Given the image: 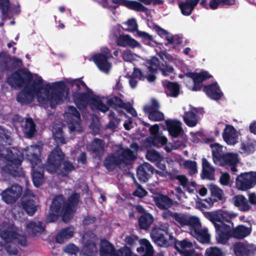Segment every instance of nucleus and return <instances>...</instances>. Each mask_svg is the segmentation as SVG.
Wrapping results in <instances>:
<instances>
[{
    "label": "nucleus",
    "instance_id": "27",
    "mask_svg": "<svg viewBox=\"0 0 256 256\" xmlns=\"http://www.w3.org/2000/svg\"><path fill=\"white\" fill-rule=\"evenodd\" d=\"M99 252L100 256H116V250L112 243L102 239L100 241Z\"/></svg>",
    "mask_w": 256,
    "mask_h": 256
},
{
    "label": "nucleus",
    "instance_id": "61",
    "mask_svg": "<svg viewBox=\"0 0 256 256\" xmlns=\"http://www.w3.org/2000/svg\"><path fill=\"white\" fill-rule=\"evenodd\" d=\"M206 254L207 256H224L222 250L217 247H211L206 249Z\"/></svg>",
    "mask_w": 256,
    "mask_h": 256
},
{
    "label": "nucleus",
    "instance_id": "2",
    "mask_svg": "<svg viewBox=\"0 0 256 256\" xmlns=\"http://www.w3.org/2000/svg\"><path fill=\"white\" fill-rule=\"evenodd\" d=\"M80 200V194L76 192L72 193L66 200L62 194L56 196L50 206L46 222H54L60 216L64 222H68L76 212Z\"/></svg>",
    "mask_w": 256,
    "mask_h": 256
},
{
    "label": "nucleus",
    "instance_id": "62",
    "mask_svg": "<svg viewBox=\"0 0 256 256\" xmlns=\"http://www.w3.org/2000/svg\"><path fill=\"white\" fill-rule=\"evenodd\" d=\"M128 26L126 30L129 32H134L138 30V24L134 18H131L124 23Z\"/></svg>",
    "mask_w": 256,
    "mask_h": 256
},
{
    "label": "nucleus",
    "instance_id": "55",
    "mask_svg": "<svg viewBox=\"0 0 256 256\" xmlns=\"http://www.w3.org/2000/svg\"><path fill=\"white\" fill-rule=\"evenodd\" d=\"M146 156V158L152 162H156L162 160L161 155L155 150H148Z\"/></svg>",
    "mask_w": 256,
    "mask_h": 256
},
{
    "label": "nucleus",
    "instance_id": "60",
    "mask_svg": "<svg viewBox=\"0 0 256 256\" xmlns=\"http://www.w3.org/2000/svg\"><path fill=\"white\" fill-rule=\"evenodd\" d=\"M22 65L23 64L22 60L16 58H12L11 57L10 63L9 64V71H12L15 69L20 68L22 66Z\"/></svg>",
    "mask_w": 256,
    "mask_h": 256
},
{
    "label": "nucleus",
    "instance_id": "31",
    "mask_svg": "<svg viewBox=\"0 0 256 256\" xmlns=\"http://www.w3.org/2000/svg\"><path fill=\"white\" fill-rule=\"evenodd\" d=\"M117 44L119 46L135 48L140 46V43L129 35H120L117 39Z\"/></svg>",
    "mask_w": 256,
    "mask_h": 256
},
{
    "label": "nucleus",
    "instance_id": "52",
    "mask_svg": "<svg viewBox=\"0 0 256 256\" xmlns=\"http://www.w3.org/2000/svg\"><path fill=\"white\" fill-rule=\"evenodd\" d=\"M138 36L140 38L142 42L146 45L151 46L152 42L156 43L153 36L146 32L137 30Z\"/></svg>",
    "mask_w": 256,
    "mask_h": 256
},
{
    "label": "nucleus",
    "instance_id": "32",
    "mask_svg": "<svg viewBox=\"0 0 256 256\" xmlns=\"http://www.w3.org/2000/svg\"><path fill=\"white\" fill-rule=\"evenodd\" d=\"M168 140L164 136H160V134L150 136L146 138L145 143L148 146H155L160 147L164 146L167 144Z\"/></svg>",
    "mask_w": 256,
    "mask_h": 256
},
{
    "label": "nucleus",
    "instance_id": "36",
    "mask_svg": "<svg viewBox=\"0 0 256 256\" xmlns=\"http://www.w3.org/2000/svg\"><path fill=\"white\" fill-rule=\"evenodd\" d=\"M101 139L94 138L90 144L91 151L95 154L99 159L102 157L104 152V148Z\"/></svg>",
    "mask_w": 256,
    "mask_h": 256
},
{
    "label": "nucleus",
    "instance_id": "16",
    "mask_svg": "<svg viewBox=\"0 0 256 256\" xmlns=\"http://www.w3.org/2000/svg\"><path fill=\"white\" fill-rule=\"evenodd\" d=\"M34 195L24 193L20 202L22 206L26 212L30 216H32L38 210V205L34 200Z\"/></svg>",
    "mask_w": 256,
    "mask_h": 256
},
{
    "label": "nucleus",
    "instance_id": "38",
    "mask_svg": "<svg viewBox=\"0 0 256 256\" xmlns=\"http://www.w3.org/2000/svg\"><path fill=\"white\" fill-rule=\"evenodd\" d=\"M164 87L165 92L167 96L176 98L179 94L180 86L177 82L168 81Z\"/></svg>",
    "mask_w": 256,
    "mask_h": 256
},
{
    "label": "nucleus",
    "instance_id": "57",
    "mask_svg": "<svg viewBox=\"0 0 256 256\" xmlns=\"http://www.w3.org/2000/svg\"><path fill=\"white\" fill-rule=\"evenodd\" d=\"M212 77V75L206 71L202 72L200 73H196L193 79V82L202 83L204 80Z\"/></svg>",
    "mask_w": 256,
    "mask_h": 256
},
{
    "label": "nucleus",
    "instance_id": "34",
    "mask_svg": "<svg viewBox=\"0 0 256 256\" xmlns=\"http://www.w3.org/2000/svg\"><path fill=\"white\" fill-rule=\"evenodd\" d=\"M74 229L72 226L62 229L56 235V240L58 244H62L74 236Z\"/></svg>",
    "mask_w": 256,
    "mask_h": 256
},
{
    "label": "nucleus",
    "instance_id": "7",
    "mask_svg": "<svg viewBox=\"0 0 256 256\" xmlns=\"http://www.w3.org/2000/svg\"><path fill=\"white\" fill-rule=\"evenodd\" d=\"M56 86H52L50 84L46 85L45 92L50 103V106L54 108L56 106L62 102L66 85L63 81L56 82Z\"/></svg>",
    "mask_w": 256,
    "mask_h": 256
},
{
    "label": "nucleus",
    "instance_id": "51",
    "mask_svg": "<svg viewBox=\"0 0 256 256\" xmlns=\"http://www.w3.org/2000/svg\"><path fill=\"white\" fill-rule=\"evenodd\" d=\"M175 248L179 252L181 250H185V248H190L192 247V244L187 239L182 240H176L174 242Z\"/></svg>",
    "mask_w": 256,
    "mask_h": 256
},
{
    "label": "nucleus",
    "instance_id": "25",
    "mask_svg": "<svg viewBox=\"0 0 256 256\" xmlns=\"http://www.w3.org/2000/svg\"><path fill=\"white\" fill-rule=\"evenodd\" d=\"M122 164V160L120 156L114 154H110L105 158L103 165L108 170L112 172Z\"/></svg>",
    "mask_w": 256,
    "mask_h": 256
},
{
    "label": "nucleus",
    "instance_id": "21",
    "mask_svg": "<svg viewBox=\"0 0 256 256\" xmlns=\"http://www.w3.org/2000/svg\"><path fill=\"white\" fill-rule=\"evenodd\" d=\"M203 92H205L209 98L215 100H220L224 95L216 82L204 85L203 88Z\"/></svg>",
    "mask_w": 256,
    "mask_h": 256
},
{
    "label": "nucleus",
    "instance_id": "43",
    "mask_svg": "<svg viewBox=\"0 0 256 256\" xmlns=\"http://www.w3.org/2000/svg\"><path fill=\"white\" fill-rule=\"evenodd\" d=\"M212 156L214 162L218 164L225 154L222 151V147L218 144H211Z\"/></svg>",
    "mask_w": 256,
    "mask_h": 256
},
{
    "label": "nucleus",
    "instance_id": "29",
    "mask_svg": "<svg viewBox=\"0 0 256 256\" xmlns=\"http://www.w3.org/2000/svg\"><path fill=\"white\" fill-rule=\"evenodd\" d=\"M200 0H186V2L179 0L178 6L182 14L185 16H190L194 8L199 3Z\"/></svg>",
    "mask_w": 256,
    "mask_h": 256
},
{
    "label": "nucleus",
    "instance_id": "35",
    "mask_svg": "<svg viewBox=\"0 0 256 256\" xmlns=\"http://www.w3.org/2000/svg\"><path fill=\"white\" fill-rule=\"evenodd\" d=\"M202 161V178L212 180L214 174L215 169L210 165L206 158H203Z\"/></svg>",
    "mask_w": 256,
    "mask_h": 256
},
{
    "label": "nucleus",
    "instance_id": "46",
    "mask_svg": "<svg viewBox=\"0 0 256 256\" xmlns=\"http://www.w3.org/2000/svg\"><path fill=\"white\" fill-rule=\"evenodd\" d=\"M186 226H189L192 234L202 227L200 219L198 217L189 216Z\"/></svg>",
    "mask_w": 256,
    "mask_h": 256
},
{
    "label": "nucleus",
    "instance_id": "8",
    "mask_svg": "<svg viewBox=\"0 0 256 256\" xmlns=\"http://www.w3.org/2000/svg\"><path fill=\"white\" fill-rule=\"evenodd\" d=\"M0 237L6 243H10L14 241H17L22 246L27 244V240L25 237L20 239L21 237L15 230L13 224L3 222L0 224Z\"/></svg>",
    "mask_w": 256,
    "mask_h": 256
},
{
    "label": "nucleus",
    "instance_id": "30",
    "mask_svg": "<svg viewBox=\"0 0 256 256\" xmlns=\"http://www.w3.org/2000/svg\"><path fill=\"white\" fill-rule=\"evenodd\" d=\"M198 112V108L192 107L188 112H185L183 116L184 123L189 127L195 126L198 122L196 114Z\"/></svg>",
    "mask_w": 256,
    "mask_h": 256
},
{
    "label": "nucleus",
    "instance_id": "58",
    "mask_svg": "<svg viewBox=\"0 0 256 256\" xmlns=\"http://www.w3.org/2000/svg\"><path fill=\"white\" fill-rule=\"evenodd\" d=\"M10 2L9 0H0V10L3 16L6 18L8 16Z\"/></svg>",
    "mask_w": 256,
    "mask_h": 256
},
{
    "label": "nucleus",
    "instance_id": "64",
    "mask_svg": "<svg viewBox=\"0 0 256 256\" xmlns=\"http://www.w3.org/2000/svg\"><path fill=\"white\" fill-rule=\"evenodd\" d=\"M116 256H132V252L129 247L124 246L116 251Z\"/></svg>",
    "mask_w": 256,
    "mask_h": 256
},
{
    "label": "nucleus",
    "instance_id": "49",
    "mask_svg": "<svg viewBox=\"0 0 256 256\" xmlns=\"http://www.w3.org/2000/svg\"><path fill=\"white\" fill-rule=\"evenodd\" d=\"M145 113L148 114V118L154 122H160L163 120L164 118V116L163 112L158 110H152L144 111Z\"/></svg>",
    "mask_w": 256,
    "mask_h": 256
},
{
    "label": "nucleus",
    "instance_id": "56",
    "mask_svg": "<svg viewBox=\"0 0 256 256\" xmlns=\"http://www.w3.org/2000/svg\"><path fill=\"white\" fill-rule=\"evenodd\" d=\"M71 86L74 88V92H80L82 88L88 90L86 83L80 79H75L70 82Z\"/></svg>",
    "mask_w": 256,
    "mask_h": 256
},
{
    "label": "nucleus",
    "instance_id": "17",
    "mask_svg": "<svg viewBox=\"0 0 256 256\" xmlns=\"http://www.w3.org/2000/svg\"><path fill=\"white\" fill-rule=\"evenodd\" d=\"M239 162L238 156L236 153H226L223 156L218 165L220 166H228L232 174L238 172L237 164Z\"/></svg>",
    "mask_w": 256,
    "mask_h": 256
},
{
    "label": "nucleus",
    "instance_id": "50",
    "mask_svg": "<svg viewBox=\"0 0 256 256\" xmlns=\"http://www.w3.org/2000/svg\"><path fill=\"white\" fill-rule=\"evenodd\" d=\"M106 104L110 106L116 110L118 108H122L124 105V102L122 98L118 96H114L107 100Z\"/></svg>",
    "mask_w": 256,
    "mask_h": 256
},
{
    "label": "nucleus",
    "instance_id": "22",
    "mask_svg": "<svg viewBox=\"0 0 256 256\" xmlns=\"http://www.w3.org/2000/svg\"><path fill=\"white\" fill-rule=\"evenodd\" d=\"M233 250L236 256H254V251L248 244L239 242L233 245Z\"/></svg>",
    "mask_w": 256,
    "mask_h": 256
},
{
    "label": "nucleus",
    "instance_id": "45",
    "mask_svg": "<svg viewBox=\"0 0 256 256\" xmlns=\"http://www.w3.org/2000/svg\"><path fill=\"white\" fill-rule=\"evenodd\" d=\"M10 61L11 56L6 52H0V71L1 72L9 71V64Z\"/></svg>",
    "mask_w": 256,
    "mask_h": 256
},
{
    "label": "nucleus",
    "instance_id": "3",
    "mask_svg": "<svg viewBox=\"0 0 256 256\" xmlns=\"http://www.w3.org/2000/svg\"><path fill=\"white\" fill-rule=\"evenodd\" d=\"M4 158L6 163L2 167L0 173L4 181H10L24 176L22 167V160L18 154H14L12 150H8Z\"/></svg>",
    "mask_w": 256,
    "mask_h": 256
},
{
    "label": "nucleus",
    "instance_id": "48",
    "mask_svg": "<svg viewBox=\"0 0 256 256\" xmlns=\"http://www.w3.org/2000/svg\"><path fill=\"white\" fill-rule=\"evenodd\" d=\"M121 158L122 164L126 162H130L135 160L136 156L134 154V152L130 148H127L122 150L121 154L118 155Z\"/></svg>",
    "mask_w": 256,
    "mask_h": 256
},
{
    "label": "nucleus",
    "instance_id": "20",
    "mask_svg": "<svg viewBox=\"0 0 256 256\" xmlns=\"http://www.w3.org/2000/svg\"><path fill=\"white\" fill-rule=\"evenodd\" d=\"M110 58L102 53L95 54L92 56V60L99 70L105 73H108L112 68V64L108 60Z\"/></svg>",
    "mask_w": 256,
    "mask_h": 256
},
{
    "label": "nucleus",
    "instance_id": "26",
    "mask_svg": "<svg viewBox=\"0 0 256 256\" xmlns=\"http://www.w3.org/2000/svg\"><path fill=\"white\" fill-rule=\"evenodd\" d=\"M35 95L28 88V85H26L23 90L18 94L16 100L22 104H28L34 100Z\"/></svg>",
    "mask_w": 256,
    "mask_h": 256
},
{
    "label": "nucleus",
    "instance_id": "15",
    "mask_svg": "<svg viewBox=\"0 0 256 256\" xmlns=\"http://www.w3.org/2000/svg\"><path fill=\"white\" fill-rule=\"evenodd\" d=\"M168 234V228L164 227H154L150 233V238L153 242L160 246H168V241L164 236L165 234Z\"/></svg>",
    "mask_w": 256,
    "mask_h": 256
},
{
    "label": "nucleus",
    "instance_id": "44",
    "mask_svg": "<svg viewBox=\"0 0 256 256\" xmlns=\"http://www.w3.org/2000/svg\"><path fill=\"white\" fill-rule=\"evenodd\" d=\"M192 234L201 242L208 243L210 241V235L206 228L200 227Z\"/></svg>",
    "mask_w": 256,
    "mask_h": 256
},
{
    "label": "nucleus",
    "instance_id": "6",
    "mask_svg": "<svg viewBox=\"0 0 256 256\" xmlns=\"http://www.w3.org/2000/svg\"><path fill=\"white\" fill-rule=\"evenodd\" d=\"M236 216L237 214H236L224 210L208 212L206 214V218L214 224L216 233V238L220 236L218 226H220V230H221V226L223 225H230L234 226V223L232 220L236 218Z\"/></svg>",
    "mask_w": 256,
    "mask_h": 256
},
{
    "label": "nucleus",
    "instance_id": "4",
    "mask_svg": "<svg viewBox=\"0 0 256 256\" xmlns=\"http://www.w3.org/2000/svg\"><path fill=\"white\" fill-rule=\"evenodd\" d=\"M36 146H31L30 148L26 150V158L32 166V177L34 186L38 188L44 180V166L41 164V160L35 150H38Z\"/></svg>",
    "mask_w": 256,
    "mask_h": 256
},
{
    "label": "nucleus",
    "instance_id": "24",
    "mask_svg": "<svg viewBox=\"0 0 256 256\" xmlns=\"http://www.w3.org/2000/svg\"><path fill=\"white\" fill-rule=\"evenodd\" d=\"M28 88L37 96L38 102L44 101L45 98L40 95L42 90H44L46 86L44 84V80L39 76L33 80L32 84L28 85Z\"/></svg>",
    "mask_w": 256,
    "mask_h": 256
},
{
    "label": "nucleus",
    "instance_id": "28",
    "mask_svg": "<svg viewBox=\"0 0 256 256\" xmlns=\"http://www.w3.org/2000/svg\"><path fill=\"white\" fill-rule=\"evenodd\" d=\"M222 137L228 144L234 145L238 142L236 130L232 126L226 125L222 134Z\"/></svg>",
    "mask_w": 256,
    "mask_h": 256
},
{
    "label": "nucleus",
    "instance_id": "33",
    "mask_svg": "<svg viewBox=\"0 0 256 256\" xmlns=\"http://www.w3.org/2000/svg\"><path fill=\"white\" fill-rule=\"evenodd\" d=\"M156 206L161 210L168 209L172 205V200L167 195L159 194L154 198Z\"/></svg>",
    "mask_w": 256,
    "mask_h": 256
},
{
    "label": "nucleus",
    "instance_id": "11",
    "mask_svg": "<svg viewBox=\"0 0 256 256\" xmlns=\"http://www.w3.org/2000/svg\"><path fill=\"white\" fill-rule=\"evenodd\" d=\"M256 185V172H250L241 173L236 179V188L245 191L254 188Z\"/></svg>",
    "mask_w": 256,
    "mask_h": 256
},
{
    "label": "nucleus",
    "instance_id": "40",
    "mask_svg": "<svg viewBox=\"0 0 256 256\" xmlns=\"http://www.w3.org/2000/svg\"><path fill=\"white\" fill-rule=\"evenodd\" d=\"M139 226L142 230H148L154 222L152 216L149 213L143 214L138 220Z\"/></svg>",
    "mask_w": 256,
    "mask_h": 256
},
{
    "label": "nucleus",
    "instance_id": "42",
    "mask_svg": "<svg viewBox=\"0 0 256 256\" xmlns=\"http://www.w3.org/2000/svg\"><path fill=\"white\" fill-rule=\"evenodd\" d=\"M23 131L28 138H32L34 136L36 132V124L32 118H26L24 126Z\"/></svg>",
    "mask_w": 256,
    "mask_h": 256
},
{
    "label": "nucleus",
    "instance_id": "63",
    "mask_svg": "<svg viewBox=\"0 0 256 256\" xmlns=\"http://www.w3.org/2000/svg\"><path fill=\"white\" fill-rule=\"evenodd\" d=\"M160 108V104L158 102L155 98H152L151 100L150 105H146L144 108V111L158 110Z\"/></svg>",
    "mask_w": 256,
    "mask_h": 256
},
{
    "label": "nucleus",
    "instance_id": "1",
    "mask_svg": "<svg viewBox=\"0 0 256 256\" xmlns=\"http://www.w3.org/2000/svg\"><path fill=\"white\" fill-rule=\"evenodd\" d=\"M53 138L57 144L48 156L46 169L50 174L57 173L62 176H68L70 172L76 170V168L71 162L65 160L66 155L59 146L66 143L62 128H55Z\"/></svg>",
    "mask_w": 256,
    "mask_h": 256
},
{
    "label": "nucleus",
    "instance_id": "9",
    "mask_svg": "<svg viewBox=\"0 0 256 256\" xmlns=\"http://www.w3.org/2000/svg\"><path fill=\"white\" fill-rule=\"evenodd\" d=\"M139 2L129 0H112V3L119 6H123L130 10L136 12H147L148 9L144 6L152 4L154 6L160 5L164 4L163 0H138Z\"/></svg>",
    "mask_w": 256,
    "mask_h": 256
},
{
    "label": "nucleus",
    "instance_id": "5",
    "mask_svg": "<svg viewBox=\"0 0 256 256\" xmlns=\"http://www.w3.org/2000/svg\"><path fill=\"white\" fill-rule=\"evenodd\" d=\"M220 228L221 230H220V226L218 228L220 236L216 237V240L222 244H226L232 238L241 240L249 236L252 232L251 227H246L243 224L238 225L235 228L230 225H223Z\"/></svg>",
    "mask_w": 256,
    "mask_h": 256
},
{
    "label": "nucleus",
    "instance_id": "54",
    "mask_svg": "<svg viewBox=\"0 0 256 256\" xmlns=\"http://www.w3.org/2000/svg\"><path fill=\"white\" fill-rule=\"evenodd\" d=\"M210 190L211 196L216 200H222L224 192L222 190L214 184L210 186Z\"/></svg>",
    "mask_w": 256,
    "mask_h": 256
},
{
    "label": "nucleus",
    "instance_id": "18",
    "mask_svg": "<svg viewBox=\"0 0 256 256\" xmlns=\"http://www.w3.org/2000/svg\"><path fill=\"white\" fill-rule=\"evenodd\" d=\"M165 124L166 126V130L172 138L184 136V132L180 121L176 120H167L165 121Z\"/></svg>",
    "mask_w": 256,
    "mask_h": 256
},
{
    "label": "nucleus",
    "instance_id": "19",
    "mask_svg": "<svg viewBox=\"0 0 256 256\" xmlns=\"http://www.w3.org/2000/svg\"><path fill=\"white\" fill-rule=\"evenodd\" d=\"M155 168L150 164L146 162L140 166L136 170V176L138 180L145 182L154 174Z\"/></svg>",
    "mask_w": 256,
    "mask_h": 256
},
{
    "label": "nucleus",
    "instance_id": "41",
    "mask_svg": "<svg viewBox=\"0 0 256 256\" xmlns=\"http://www.w3.org/2000/svg\"><path fill=\"white\" fill-rule=\"evenodd\" d=\"M234 204L242 211L246 212L250 209V206L246 198L242 195H237L234 198Z\"/></svg>",
    "mask_w": 256,
    "mask_h": 256
},
{
    "label": "nucleus",
    "instance_id": "59",
    "mask_svg": "<svg viewBox=\"0 0 256 256\" xmlns=\"http://www.w3.org/2000/svg\"><path fill=\"white\" fill-rule=\"evenodd\" d=\"M64 252L69 255L76 256L80 252V248L74 244L70 243L66 246Z\"/></svg>",
    "mask_w": 256,
    "mask_h": 256
},
{
    "label": "nucleus",
    "instance_id": "12",
    "mask_svg": "<svg viewBox=\"0 0 256 256\" xmlns=\"http://www.w3.org/2000/svg\"><path fill=\"white\" fill-rule=\"evenodd\" d=\"M86 92H72L74 102L80 110L86 108L88 104L92 105L96 95L89 88Z\"/></svg>",
    "mask_w": 256,
    "mask_h": 256
},
{
    "label": "nucleus",
    "instance_id": "23",
    "mask_svg": "<svg viewBox=\"0 0 256 256\" xmlns=\"http://www.w3.org/2000/svg\"><path fill=\"white\" fill-rule=\"evenodd\" d=\"M26 230L29 235L37 236L45 231L46 225L41 221H30L27 224Z\"/></svg>",
    "mask_w": 256,
    "mask_h": 256
},
{
    "label": "nucleus",
    "instance_id": "10",
    "mask_svg": "<svg viewBox=\"0 0 256 256\" xmlns=\"http://www.w3.org/2000/svg\"><path fill=\"white\" fill-rule=\"evenodd\" d=\"M33 78L32 74L24 68H18L7 78L8 83L15 87L22 88L28 84Z\"/></svg>",
    "mask_w": 256,
    "mask_h": 256
},
{
    "label": "nucleus",
    "instance_id": "37",
    "mask_svg": "<svg viewBox=\"0 0 256 256\" xmlns=\"http://www.w3.org/2000/svg\"><path fill=\"white\" fill-rule=\"evenodd\" d=\"M98 247L94 242L87 240L82 248L84 255L86 256H96L98 254Z\"/></svg>",
    "mask_w": 256,
    "mask_h": 256
},
{
    "label": "nucleus",
    "instance_id": "14",
    "mask_svg": "<svg viewBox=\"0 0 256 256\" xmlns=\"http://www.w3.org/2000/svg\"><path fill=\"white\" fill-rule=\"evenodd\" d=\"M22 192V187L18 184H14L2 192V198L6 204H12L20 198Z\"/></svg>",
    "mask_w": 256,
    "mask_h": 256
},
{
    "label": "nucleus",
    "instance_id": "39",
    "mask_svg": "<svg viewBox=\"0 0 256 256\" xmlns=\"http://www.w3.org/2000/svg\"><path fill=\"white\" fill-rule=\"evenodd\" d=\"M240 148L242 150V152L247 154H252L256 150V140L248 139L242 142H241Z\"/></svg>",
    "mask_w": 256,
    "mask_h": 256
},
{
    "label": "nucleus",
    "instance_id": "53",
    "mask_svg": "<svg viewBox=\"0 0 256 256\" xmlns=\"http://www.w3.org/2000/svg\"><path fill=\"white\" fill-rule=\"evenodd\" d=\"M98 110L102 112H106L109 110L108 107L104 104L100 98L96 96L92 104Z\"/></svg>",
    "mask_w": 256,
    "mask_h": 256
},
{
    "label": "nucleus",
    "instance_id": "47",
    "mask_svg": "<svg viewBox=\"0 0 256 256\" xmlns=\"http://www.w3.org/2000/svg\"><path fill=\"white\" fill-rule=\"evenodd\" d=\"M166 214H168L172 216L182 226H184L186 225L188 218V215L182 213L172 212H170L169 213H166Z\"/></svg>",
    "mask_w": 256,
    "mask_h": 256
},
{
    "label": "nucleus",
    "instance_id": "13",
    "mask_svg": "<svg viewBox=\"0 0 256 256\" xmlns=\"http://www.w3.org/2000/svg\"><path fill=\"white\" fill-rule=\"evenodd\" d=\"M146 62L148 64V71L151 73H156L158 70H160L164 76H168L174 70L172 66L167 64L166 62H160L158 58L156 56L152 57L148 60Z\"/></svg>",
    "mask_w": 256,
    "mask_h": 256
}]
</instances>
